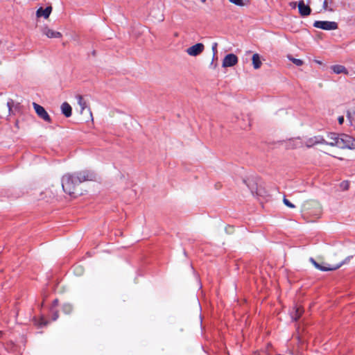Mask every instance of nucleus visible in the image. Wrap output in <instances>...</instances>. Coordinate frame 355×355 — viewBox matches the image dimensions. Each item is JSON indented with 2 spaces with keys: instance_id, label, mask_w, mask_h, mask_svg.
Returning a JSON list of instances; mask_svg holds the SVG:
<instances>
[{
  "instance_id": "obj_6",
  "label": "nucleus",
  "mask_w": 355,
  "mask_h": 355,
  "mask_svg": "<svg viewBox=\"0 0 355 355\" xmlns=\"http://www.w3.org/2000/svg\"><path fill=\"white\" fill-rule=\"evenodd\" d=\"M204 45L202 43H197L187 49V53L191 56L200 55L204 50Z\"/></svg>"
},
{
  "instance_id": "obj_25",
  "label": "nucleus",
  "mask_w": 355,
  "mask_h": 355,
  "mask_svg": "<svg viewBox=\"0 0 355 355\" xmlns=\"http://www.w3.org/2000/svg\"><path fill=\"white\" fill-rule=\"evenodd\" d=\"M340 187L345 191L348 190L349 187V183L348 181H343L340 183Z\"/></svg>"
},
{
  "instance_id": "obj_12",
  "label": "nucleus",
  "mask_w": 355,
  "mask_h": 355,
  "mask_svg": "<svg viewBox=\"0 0 355 355\" xmlns=\"http://www.w3.org/2000/svg\"><path fill=\"white\" fill-rule=\"evenodd\" d=\"M76 98H77V101H78V105H80V112L83 113V112L87 108L89 114H90V116H92V112H91V110L89 107H87V103L86 101L84 100L83 97L82 95H80V94H78L76 96Z\"/></svg>"
},
{
  "instance_id": "obj_22",
  "label": "nucleus",
  "mask_w": 355,
  "mask_h": 355,
  "mask_svg": "<svg viewBox=\"0 0 355 355\" xmlns=\"http://www.w3.org/2000/svg\"><path fill=\"white\" fill-rule=\"evenodd\" d=\"M288 58L290 60L293 62V64H295L297 66H302L304 64V62L300 59L291 58L290 56H288Z\"/></svg>"
},
{
  "instance_id": "obj_15",
  "label": "nucleus",
  "mask_w": 355,
  "mask_h": 355,
  "mask_svg": "<svg viewBox=\"0 0 355 355\" xmlns=\"http://www.w3.org/2000/svg\"><path fill=\"white\" fill-rule=\"evenodd\" d=\"M243 182L247 185V187L250 190L251 193L254 195L256 193L259 195L257 191V185L252 180H243Z\"/></svg>"
},
{
  "instance_id": "obj_24",
  "label": "nucleus",
  "mask_w": 355,
  "mask_h": 355,
  "mask_svg": "<svg viewBox=\"0 0 355 355\" xmlns=\"http://www.w3.org/2000/svg\"><path fill=\"white\" fill-rule=\"evenodd\" d=\"M229 1H230V2H231L232 3H233L236 6H243L245 5L243 0H229Z\"/></svg>"
},
{
  "instance_id": "obj_13",
  "label": "nucleus",
  "mask_w": 355,
  "mask_h": 355,
  "mask_svg": "<svg viewBox=\"0 0 355 355\" xmlns=\"http://www.w3.org/2000/svg\"><path fill=\"white\" fill-rule=\"evenodd\" d=\"M62 114L67 118L70 117L72 114L71 106L67 102L61 105Z\"/></svg>"
},
{
  "instance_id": "obj_21",
  "label": "nucleus",
  "mask_w": 355,
  "mask_h": 355,
  "mask_svg": "<svg viewBox=\"0 0 355 355\" xmlns=\"http://www.w3.org/2000/svg\"><path fill=\"white\" fill-rule=\"evenodd\" d=\"M303 313V311L300 308V307H297L295 309V315L292 316V318L295 320L297 321L302 315Z\"/></svg>"
},
{
  "instance_id": "obj_2",
  "label": "nucleus",
  "mask_w": 355,
  "mask_h": 355,
  "mask_svg": "<svg viewBox=\"0 0 355 355\" xmlns=\"http://www.w3.org/2000/svg\"><path fill=\"white\" fill-rule=\"evenodd\" d=\"M335 144L340 148L355 149V138L346 135H338V141Z\"/></svg>"
},
{
  "instance_id": "obj_34",
  "label": "nucleus",
  "mask_w": 355,
  "mask_h": 355,
  "mask_svg": "<svg viewBox=\"0 0 355 355\" xmlns=\"http://www.w3.org/2000/svg\"><path fill=\"white\" fill-rule=\"evenodd\" d=\"M159 21H163L164 20V16L162 14L160 15V16L157 18Z\"/></svg>"
},
{
  "instance_id": "obj_23",
  "label": "nucleus",
  "mask_w": 355,
  "mask_h": 355,
  "mask_svg": "<svg viewBox=\"0 0 355 355\" xmlns=\"http://www.w3.org/2000/svg\"><path fill=\"white\" fill-rule=\"evenodd\" d=\"M284 204L289 208H295V206L285 197L283 199Z\"/></svg>"
},
{
  "instance_id": "obj_17",
  "label": "nucleus",
  "mask_w": 355,
  "mask_h": 355,
  "mask_svg": "<svg viewBox=\"0 0 355 355\" xmlns=\"http://www.w3.org/2000/svg\"><path fill=\"white\" fill-rule=\"evenodd\" d=\"M33 322L39 328L46 327L49 324V321L46 320L43 316H41L39 318H34Z\"/></svg>"
},
{
  "instance_id": "obj_16",
  "label": "nucleus",
  "mask_w": 355,
  "mask_h": 355,
  "mask_svg": "<svg viewBox=\"0 0 355 355\" xmlns=\"http://www.w3.org/2000/svg\"><path fill=\"white\" fill-rule=\"evenodd\" d=\"M331 69L336 74H340V73L348 74L347 69L343 65L335 64V65L331 66Z\"/></svg>"
},
{
  "instance_id": "obj_30",
  "label": "nucleus",
  "mask_w": 355,
  "mask_h": 355,
  "mask_svg": "<svg viewBox=\"0 0 355 355\" xmlns=\"http://www.w3.org/2000/svg\"><path fill=\"white\" fill-rule=\"evenodd\" d=\"M338 123L340 125H342L344 123V116H339L338 119Z\"/></svg>"
},
{
  "instance_id": "obj_18",
  "label": "nucleus",
  "mask_w": 355,
  "mask_h": 355,
  "mask_svg": "<svg viewBox=\"0 0 355 355\" xmlns=\"http://www.w3.org/2000/svg\"><path fill=\"white\" fill-rule=\"evenodd\" d=\"M252 64L255 69H259L261 66V61L258 53H254L252 55Z\"/></svg>"
},
{
  "instance_id": "obj_33",
  "label": "nucleus",
  "mask_w": 355,
  "mask_h": 355,
  "mask_svg": "<svg viewBox=\"0 0 355 355\" xmlns=\"http://www.w3.org/2000/svg\"><path fill=\"white\" fill-rule=\"evenodd\" d=\"M290 6L293 8H296V6H297V3L295 2V1H292L290 3Z\"/></svg>"
},
{
  "instance_id": "obj_3",
  "label": "nucleus",
  "mask_w": 355,
  "mask_h": 355,
  "mask_svg": "<svg viewBox=\"0 0 355 355\" xmlns=\"http://www.w3.org/2000/svg\"><path fill=\"white\" fill-rule=\"evenodd\" d=\"M313 26L325 31L336 30L338 27L336 22L329 21H315Z\"/></svg>"
},
{
  "instance_id": "obj_20",
  "label": "nucleus",
  "mask_w": 355,
  "mask_h": 355,
  "mask_svg": "<svg viewBox=\"0 0 355 355\" xmlns=\"http://www.w3.org/2000/svg\"><path fill=\"white\" fill-rule=\"evenodd\" d=\"M8 109V116L13 114L12 107L14 106V101L11 98L8 99L6 104Z\"/></svg>"
},
{
  "instance_id": "obj_4",
  "label": "nucleus",
  "mask_w": 355,
  "mask_h": 355,
  "mask_svg": "<svg viewBox=\"0 0 355 355\" xmlns=\"http://www.w3.org/2000/svg\"><path fill=\"white\" fill-rule=\"evenodd\" d=\"M33 108L37 114V116L43 119L44 121L51 123V118L48 114V112L46 111V110L40 105L33 103Z\"/></svg>"
},
{
  "instance_id": "obj_14",
  "label": "nucleus",
  "mask_w": 355,
  "mask_h": 355,
  "mask_svg": "<svg viewBox=\"0 0 355 355\" xmlns=\"http://www.w3.org/2000/svg\"><path fill=\"white\" fill-rule=\"evenodd\" d=\"M338 135L336 132H329L327 135V138L329 139V141H327L326 145H329L331 146H336L335 144L336 141H338Z\"/></svg>"
},
{
  "instance_id": "obj_5",
  "label": "nucleus",
  "mask_w": 355,
  "mask_h": 355,
  "mask_svg": "<svg viewBox=\"0 0 355 355\" xmlns=\"http://www.w3.org/2000/svg\"><path fill=\"white\" fill-rule=\"evenodd\" d=\"M238 57L234 53L226 55L223 60V67H231L238 63Z\"/></svg>"
},
{
  "instance_id": "obj_37",
  "label": "nucleus",
  "mask_w": 355,
  "mask_h": 355,
  "mask_svg": "<svg viewBox=\"0 0 355 355\" xmlns=\"http://www.w3.org/2000/svg\"><path fill=\"white\" fill-rule=\"evenodd\" d=\"M216 60L218 59V58H217V56H216V55L214 58L213 57L212 61H214V60H216Z\"/></svg>"
},
{
  "instance_id": "obj_1",
  "label": "nucleus",
  "mask_w": 355,
  "mask_h": 355,
  "mask_svg": "<svg viewBox=\"0 0 355 355\" xmlns=\"http://www.w3.org/2000/svg\"><path fill=\"white\" fill-rule=\"evenodd\" d=\"M97 174L91 170H83L73 173H66L62 178V187L63 191L72 198H77L83 194L79 188L83 182L96 181Z\"/></svg>"
},
{
  "instance_id": "obj_36",
  "label": "nucleus",
  "mask_w": 355,
  "mask_h": 355,
  "mask_svg": "<svg viewBox=\"0 0 355 355\" xmlns=\"http://www.w3.org/2000/svg\"><path fill=\"white\" fill-rule=\"evenodd\" d=\"M15 126L19 128V121L17 120L15 122Z\"/></svg>"
},
{
  "instance_id": "obj_8",
  "label": "nucleus",
  "mask_w": 355,
  "mask_h": 355,
  "mask_svg": "<svg viewBox=\"0 0 355 355\" xmlns=\"http://www.w3.org/2000/svg\"><path fill=\"white\" fill-rule=\"evenodd\" d=\"M310 260L313 263V264L315 266V267L321 271H329V270H336V269L339 268L343 263H345V261H342L340 263L336 265L334 267L329 268V267L322 266V265L318 263L317 261H315V259L313 258H311Z\"/></svg>"
},
{
  "instance_id": "obj_39",
  "label": "nucleus",
  "mask_w": 355,
  "mask_h": 355,
  "mask_svg": "<svg viewBox=\"0 0 355 355\" xmlns=\"http://www.w3.org/2000/svg\"><path fill=\"white\" fill-rule=\"evenodd\" d=\"M3 119V116L0 114V120Z\"/></svg>"
},
{
  "instance_id": "obj_31",
  "label": "nucleus",
  "mask_w": 355,
  "mask_h": 355,
  "mask_svg": "<svg viewBox=\"0 0 355 355\" xmlns=\"http://www.w3.org/2000/svg\"><path fill=\"white\" fill-rule=\"evenodd\" d=\"M58 299H55L53 301V303H52V306L53 307H55V306H57L58 305Z\"/></svg>"
},
{
  "instance_id": "obj_38",
  "label": "nucleus",
  "mask_w": 355,
  "mask_h": 355,
  "mask_svg": "<svg viewBox=\"0 0 355 355\" xmlns=\"http://www.w3.org/2000/svg\"><path fill=\"white\" fill-rule=\"evenodd\" d=\"M200 1H202V3H205L207 0H200Z\"/></svg>"
},
{
  "instance_id": "obj_26",
  "label": "nucleus",
  "mask_w": 355,
  "mask_h": 355,
  "mask_svg": "<svg viewBox=\"0 0 355 355\" xmlns=\"http://www.w3.org/2000/svg\"><path fill=\"white\" fill-rule=\"evenodd\" d=\"M322 8L324 10L334 11L332 8L328 7V0H324Z\"/></svg>"
},
{
  "instance_id": "obj_7",
  "label": "nucleus",
  "mask_w": 355,
  "mask_h": 355,
  "mask_svg": "<svg viewBox=\"0 0 355 355\" xmlns=\"http://www.w3.org/2000/svg\"><path fill=\"white\" fill-rule=\"evenodd\" d=\"M299 13L302 17H307L311 12V8L309 5H306L304 0H300L297 3Z\"/></svg>"
},
{
  "instance_id": "obj_10",
  "label": "nucleus",
  "mask_w": 355,
  "mask_h": 355,
  "mask_svg": "<svg viewBox=\"0 0 355 355\" xmlns=\"http://www.w3.org/2000/svg\"><path fill=\"white\" fill-rule=\"evenodd\" d=\"M51 11V6H47L45 8L40 7L37 10L36 15L37 17H44L45 19H47L50 16Z\"/></svg>"
},
{
  "instance_id": "obj_32",
  "label": "nucleus",
  "mask_w": 355,
  "mask_h": 355,
  "mask_svg": "<svg viewBox=\"0 0 355 355\" xmlns=\"http://www.w3.org/2000/svg\"><path fill=\"white\" fill-rule=\"evenodd\" d=\"M210 67H212L213 69H216L217 67V63H214V61H211L210 64Z\"/></svg>"
},
{
  "instance_id": "obj_11",
  "label": "nucleus",
  "mask_w": 355,
  "mask_h": 355,
  "mask_svg": "<svg viewBox=\"0 0 355 355\" xmlns=\"http://www.w3.org/2000/svg\"><path fill=\"white\" fill-rule=\"evenodd\" d=\"M327 141L322 136H315L310 138L306 142L307 147H311L315 144H325Z\"/></svg>"
},
{
  "instance_id": "obj_35",
  "label": "nucleus",
  "mask_w": 355,
  "mask_h": 355,
  "mask_svg": "<svg viewBox=\"0 0 355 355\" xmlns=\"http://www.w3.org/2000/svg\"><path fill=\"white\" fill-rule=\"evenodd\" d=\"M92 55L95 57L96 55V51L95 50L92 51Z\"/></svg>"
},
{
  "instance_id": "obj_19",
  "label": "nucleus",
  "mask_w": 355,
  "mask_h": 355,
  "mask_svg": "<svg viewBox=\"0 0 355 355\" xmlns=\"http://www.w3.org/2000/svg\"><path fill=\"white\" fill-rule=\"evenodd\" d=\"M62 310L65 314H70L73 311V306L69 303H65L62 305Z\"/></svg>"
},
{
  "instance_id": "obj_27",
  "label": "nucleus",
  "mask_w": 355,
  "mask_h": 355,
  "mask_svg": "<svg viewBox=\"0 0 355 355\" xmlns=\"http://www.w3.org/2000/svg\"><path fill=\"white\" fill-rule=\"evenodd\" d=\"M315 206L317 207V209H316L315 212L313 214L314 216H315L316 217H319L321 214V209L319 207V205L318 203L315 202Z\"/></svg>"
},
{
  "instance_id": "obj_28",
  "label": "nucleus",
  "mask_w": 355,
  "mask_h": 355,
  "mask_svg": "<svg viewBox=\"0 0 355 355\" xmlns=\"http://www.w3.org/2000/svg\"><path fill=\"white\" fill-rule=\"evenodd\" d=\"M217 46H218V44L216 42L214 43L212 45V51H213L214 58L216 55L217 52H218L217 51Z\"/></svg>"
},
{
  "instance_id": "obj_9",
  "label": "nucleus",
  "mask_w": 355,
  "mask_h": 355,
  "mask_svg": "<svg viewBox=\"0 0 355 355\" xmlns=\"http://www.w3.org/2000/svg\"><path fill=\"white\" fill-rule=\"evenodd\" d=\"M42 33L49 38H60L62 36L61 33L51 30L47 26L43 28Z\"/></svg>"
},
{
  "instance_id": "obj_29",
  "label": "nucleus",
  "mask_w": 355,
  "mask_h": 355,
  "mask_svg": "<svg viewBox=\"0 0 355 355\" xmlns=\"http://www.w3.org/2000/svg\"><path fill=\"white\" fill-rule=\"evenodd\" d=\"M51 311L53 312V315H52V320H56L58 317H59V315H58V312L57 311H53V309H51Z\"/></svg>"
}]
</instances>
